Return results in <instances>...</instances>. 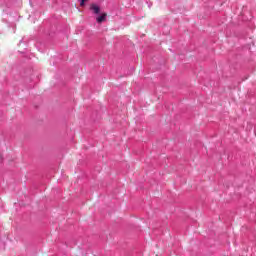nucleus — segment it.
Here are the masks:
<instances>
[{"mask_svg": "<svg viewBox=\"0 0 256 256\" xmlns=\"http://www.w3.org/2000/svg\"><path fill=\"white\" fill-rule=\"evenodd\" d=\"M90 9L95 13V15H99V13H101V8L97 4H92Z\"/></svg>", "mask_w": 256, "mask_h": 256, "instance_id": "nucleus-1", "label": "nucleus"}, {"mask_svg": "<svg viewBox=\"0 0 256 256\" xmlns=\"http://www.w3.org/2000/svg\"><path fill=\"white\" fill-rule=\"evenodd\" d=\"M107 19V13H103L101 16L96 18L97 23H103Z\"/></svg>", "mask_w": 256, "mask_h": 256, "instance_id": "nucleus-2", "label": "nucleus"}, {"mask_svg": "<svg viewBox=\"0 0 256 256\" xmlns=\"http://www.w3.org/2000/svg\"><path fill=\"white\" fill-rule=\"evenodd\" d=\"M88 0H81V2H80V5H81V7H83V5H85V2H87Z\"/></svg>", "mask_w": 256, "mask_h": 256, "instance_id": "nucleus-3", "label": "nucleus"}, {"mask_svg": "<svg viewBox=\"0 0 256 256\" xmlns=\"http://www.w3.org/2000/svg\"><path fill=\"white\" fill-rule=\"evenodd\" d=\"M3 162V154L0 152V163Z\"/></svg>", "mask_w": 256, "mask_h": 256, "instance_id": "nucleus-4", "label": "nucleus"}]
</instances>
